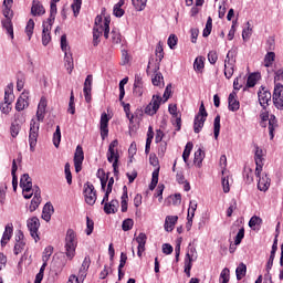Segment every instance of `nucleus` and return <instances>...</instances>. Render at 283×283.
Segmentation results:
<instances>
[{
  "instance_id": "f257e3e1",
  "label": "nucleus",
  "mask_w": 283,
  "mask_h": 283,
  "mask_svg": "<svg viewBox=\"0 0 283 283\" xmlns=\"http://www.w3.org/2000/svg\"><path fill=\"white\" fill-rule=\"evenodd\" d=\"M76 232L69 229L65 237V254L69 260H74V255H76Z\"/></svg>"
},
{
  "instance_id": "f03ea898",
  "label": "nucleus",
  "mask_w": 283,
  "mask_h": 283,
  "mask_svg": "<svg viewBox=\"0 0 283 283\" xmlns=\"http://www.w3.org/2000/svg\"><path fill=\"white\" fill-rule=\"evenodd\" d=\"M116 147H118V139H114L109 144L107 151V160L108 163H113L114 175L118 176V159L120 158V155H118V150H116Z\"/></svg>"
},
{
  "instance_id": "7ed1b4c3",
  "label": "nucleus",
  "mask_w": 283,
  "mask_h": 283,
  "mask_svg": "<svg viewBox=\"0 0 283 283\" xmlns=\"http://www.w3.org/2000/svg\"><path fill=\"white\" fill-rule=\"evenodd\" d=\"M207 116H209V114L207 113V109L205 108V103L201 102L199 112L195 116V122H193L195 134H200V132H202V127H205V123L207 122Z\"/></svg>"
},
{
  "instance_id": "20e7f679",
  "label": "nucleus",
  "mask_w": 283,
  "mask_h": 283,
  "mask_svg": "<svg viewBox=\"0 0 283 283\" xmlns=\"http://www.w3.org/2000/svg\"><path fill=\"white\" fill-rule=\"evenodd\" d=\"M2 14L4 20L1 21L2 28L7 31V33L14 39V28L12 27V17H14V12L10 7H4Z\"/></svg>"
},
{
  "instance_id": "39448f33",
  "label": "nucleus",
  "mask_w": 283,
  "mask_h": 283,
  "mask_svg": "<svg viewBox=\"0 0 283 283\" xmlns=\"http://www.w3.org/2000/svg\"><path fill=\"white\" fill-rule=\"evenodd\" d=\"M41 125L32 119L30 123V130H29V145H30V151H34L36 147V143L39 142V129Z\"/></svg>"
},
{
  "instance_id": "423d86ee",
  "label": "nucleus",
  "mask_w": 283,
  "mask_h": 283,
  "mask_svg": "<svg viewBox=\"0 0 283 283\" xmlns=\"http://www.w3.org/2000/svg\"><path fill=\"white\" fill-rule=\"evenodd\" d=\"M12 101H14V94L12 93V85H8L4 91V103L1 104L0 109L2 114H10L12 107Z\"/></svg>"
},
{
  "instance_id": "0eeeda50",
  "label": "nucleus",
  "mask_w": 283,
  "mask_h": 283,
  "mask_svg": "<svg viewBox=\"0 0 283 283\" xmlns=\"http://www.w3.org/2000/svg\"><path fill=\"white\" fill-rule=\"evenodd\" d=\"M27 227L31 233V238H33L35 242H39V240H41V238H39V228L41 227L39 218L32 217L28 219Z\"/></svg>"
},
{
  "instance_id": "6e6552de",
  "label": "nucleus",
  "mask_w": 283,
  "mask_h": 283,
  "mask_svg": "<svg viewBox=\"0 0 283 283\" xmlns=\"http://www.w3.org/2000/svg\"><path fill=\"white\" fill-rule=\"evenodd\" d=\"M160 103H163V97L160 95H153L150 103L145 108V114L148 116H154L160 109Z\"/></svg>"
},
{
  "instance_id": "1a4fd4ad",
  "label": "nucleus",
  "mask_w": 283,
  "mask_h": 283,
  "mask_svg": "<svg viewBox=\"0 0 283 283\" xmlns=\"http://www.w3.org/2000/svg\"><path fill=\"white\" fill-rule=\"evenodd\" d=\"M84 198L86 205L93 207L96 205V190L94 189V185L87 182L84 185Z\"/></svg>"
},
{
  "instance_id": "9d476101",
  "label": "nucleus",
  "mask_w": 283,
  "mask_h": 283,
  "mask_svg": "<svg viewBox=\"0 0 283 283\" xmlns=\"http://www.w3.org/2000/svg\"><path fill=\"white\" fill-rule=\"evenodd\" d=\"M54 23V19L49 18L46 22H43V30H42V45H48L52 41V36L50 32L52 31V25Z\"/></svg>"
},
{
  "instance_id": "9b49d317",
  "label": "nucleus",
  "mask_w": 283,
  "mask_h": 283,
  "mask_svg": "<svg viewBox=\"0 0 283 283\" xmlns=\"http://www.w3.org/2000/svg\"><path fill=\"white\" fill-rule=\"evenodd\" d=\"M272 99L277 109H283V85L282 84L275 85Z\"/></svg>"
},
{
  "instance_id": "f8f14e48",
  "label": "nucleus",
  "mask_w": 283,
  "mask_h": 283,
  "mask_svg": "<svg viewBox=\"0 0 283 283\" xmlns=\"http://www.w3.org/2000/svg\"><path fill=\"white\" fill-rule=\"evenodd\" d=\"M83 160H85L83 147L77 146L74 154V167H75L76 174H78L81 169H83Z\"/></svg>"
},
{
  "instance_id": "ddd939ff",
  "label": "nucleus",
  "mask_w": 283,
  "mask_h": 283,
  "mask_svg": "<svg viewBox=\"0 0 283 283\" xmlns=\"http://www.w3.org/2000/svg\"><path fill=\"white\" fill-rule=\"evenodd\" d=\"M258 96L261 107L266 109V107H269V103H271V92L266 90V87H261V90L258 92Z\"/></svg>"
},
{
  "instance_id": "4468645a",
  "label": "nucleus",
  "mask_w": 283,
  "mask_h": 283,
  "mask_svg": "<svg viewBox=\"0 0 283 283\" xmlns=\"http://www.w3.org/2000/svg\"><path fill=\"white\" fill-rule=\"evenodd\" d=\"M168 112L169 114H171V116L175 118V120L172 122V124L176 125V130L180 132V127H182V117L180 115V113H178V106L176 105H169L168 107Z\"/></svg>"
},
{
  "instance_id": "2eb2a0df",
  "label": "nucleus",
  "mask_w": 283,
  "mask_h": 283,
  "mask_svg": "<svg viewBox=\"0 0 283 283\" xmlns=\"http://www.w3.org/2000/svg\"><path fill=\"white\" fill-rule=\"evenodd\" d=\"M263 156V150L262 148L256 146L255 149V155H254V160H255V176L260 177V175L262 174V167H264V163L262 160H264V158H262Z\"/></svg>"
},
{
  "instance_id": "dca6fc26",
  "label": "nucleus",
  "mask_w": 283,
  "mask_h": 283,
  "mask_svg": "<svg viewBox=\"0 0 283 283\" xmlns=\"http://www.w3.org/2000/svg\"><path fill=\"white\" fill-rule=\"evenodd\" d=\"M109 125V117H107V113H103L101 116V136L102 139L105 140L107 138V135L109 134V129L107 128Z\"/></svg>"
},
{
  "instance_id": "f3484780",
  "label": "nucleus",
  "mask_w": 283,
  "mask_h": 283,
  "mask_svg": "<svg viewBox=\"0 0 283 283\" xmlns=\"http://www.w3.org/2000/svg\"><path fill=\"white\" fill-rule=\"evenodd\" d=\"M20 187L25 193H30V191H32V178L29 174H24L21 176Z\"/></svg>"
},
{
  "instance_id": "a211bd4d",
  "label": "nucleus",
  "mask_w": 283,
  "mask_h": 283,
  "mask_svg": "<svg viewBox=\"0 0 283 283\" xmlns=\"http://www.w3.org/2000/svg\"><path fill=\"white\" fill-rule=\"evenodd\" d=\"M228 107L230 112H238L240 109V102L238 101V93L232 92L228 97Z\"/></svg>"
},
{
  "instance_id": "6ab92c4d",
  "label": "nucleus",
  "mask_w": 283,
  "mask_h": 283,
  "mask_svg": "<svg viewBox=\"0 0 283 283\" xmlns=\"http://www.w3.org/2000/svg\"><path fill=\"white\" fill-rule=\"evenodd\" d=\"M271 187V178H269V175H262L260 177L259 175V182H258V189L259 191H269V188Z\"/></svg>"
},
{
  "instance_id": "aec40b11",
  "label": "nucleus",
  "mask_w": 283,
  "mask_h": 283,
  "mask_svg": "<svg viewBox=\"0 0 283 283\" xmlns=\"http://www.w3.org/2000/svg\"><path fill=\"white\" fill-rule=\"evenodd\" d=\"M136 242L138 243V258H143V252L145 251V244H147V234L140 232L139 235L136 238Z\"/></svg>"
},
{
  "instance_id": "412c9836",
  "label": "nucleus",
  "mask_w": 283,
  "mask_h": 283,
  "mask_svg": "<svg viewBox=\"0 0 283 283\" xmlns=\"http://www.w3.org/2000/svg\"><path fill=\"white\" fill-rule=\"evenodd\" d=\"M28 98H29V95L25 92L19 96L17 104H15L17 112H23V109H25V107H29L30 104L28 103Z\"/></svg>"
},
{
  "instance_id": "4be33fe9",
  "label": "nucleus",
  "mask_w": 283,
  "mask_h": 283,
  "mask_svg": "<svg viewBox=\"0 0 283 283\" xmlns=\"http://www.w3.org/2000/svg\"><path fill=\"white\" fill-rule=\"evenodd\" d=\"M13 231H14V227L12 226V223H9L6 226L4 232H3L2 239H1V247H6V244H8V242H10Z\"/></svg>"
},
{
  "instance_id": "5701e85b",
  "label": "nucleus",
  "mask_w": 283,
  "mask_h": 283,
  "mask_svg": "<svg viewBox=\"0 0 283 283\" xmlns=\"http://www.w3.org/2000/svg\"><path fill=\"white\" fill-rule=\"evenodd\" d=\"M91 264H92V260L90 259V256H85L78 271L80 279L85 280L87 277V271H90Z\"/></svg>"
},
{
  "instance_id": "b1692460",
  "label": "nucleus",
  "mask_w": 283,
  "mask_h": 283,
  "mask_svg": "<svg viewBox=\"0 0 283 283\" xmlns=\"http://www.w3.org/2000/svg\"><path fill=\"white\" fill-rule=\"evenodd\" d=\"M52 213H54V206L50 202L45 203L42 210V220L50 222L52 220Z\"/></svg>"
},
{
  "instance_id": "393cba45",
  "label": "nucleus",
  "mask_w": 283,
  "mask_h": 283,
  "mask_svg": "<svg viewBox=\"0 0 283 283\" xmlns=\"http://www.w3.org/2000/svg\"><path fill=\"white\" fill-rule=\"evenodd\" d=\"M178 222V216H167L165 220V231L171 232L174 231V227Z\"/></svg>"
},
{
  "instance_id": "a878e982",
  "label": "nucleus",
  "mask_w": 283,
  "mask_h": 283,
  "mask_svg": "<svg viewBox=\"0 0 283 283\" xmlns=\"http://www.w3.org/2000/svg\"><path fill=\"white\" fill-rule=\"evenodd\" d=\"M44 12H45V8H43V4L34 0L31 8V14H33V17H41Z\"/></svg>"
},
{
  "instance_id": "bb28decb",
  "label": "nucleus",
  "mask_w": 283,
  "mask_h": 283,
  "mask_svg": "<svg viewBox=\"0 0 283 283\" xmlns=\"http://www.w3.org/2000/svg\"><path fill=\"white\" fill-rule=\"evenodd\" d=\"M118 200L113 199L111 202H106L104 205V211L109 214V213H115L118 211Z\"/></svg>"
},
{
  "instance_id": "cd10ccee",
  "label": "nucleus",
  "mask_w": 283,
  "mask_h": 283,
  "mask_svg": "<svg viewBox=\"0 0 283 283\" xmlns=\"http://www.w3.org/2000/svg\"><path fill=\"white\" fill-rule=\"evenodd\" d=\"M23 118L21 115L15 114V119ZM19 132H21V124L19 122L14 120V123L11 124V136L12 138H17L19 136Z\"/></svg>"
},
{
  "instance_id": "c85d7f7f",
  "label": "nucleus",
  "mask_w": 283,
  "mask_h": 283,
  "mask_svg": "<svg viewBox=\"0 0 283 283\" xmlns=\"http://www.w3.org/2000/svg\"><path fill=\"white\" fill-rule=\"evenodd\" d=\"M276 251H277V240H275L273 245H272L270 258H269V261L266 263V271H271V269H273V260H275Z\"/></svg>"
},
{
  "instance_id": "c756f323",
  "label": "nucleus",
  "mask_w": 283,
  "mask_h": 283,
  "mask_svg": "<svg viewBox=\"0 0 283 283\" xmlns=\"http://www.w3.org/2000/svg\"><path fill=\"white\" fill-rule=\"evenodd\" d=\"M268 120L270 138L271 140H273V138L275 137L273 133L275 132V127H277V119H275V115H270V117H268Z\"/></svg>"
},
{
  "instance_id": "7c9ffc66",
  "label": "nucleus",
  "mask_w": 283,
  "mask_h": 283,
  "mask_svg": "<svg viewBox=\"0 0 283 283\" xmlns=\"http://www.w3.org/2000/svg\"><path fill=\"white\" fill-rule=\"evenodd\" d=\"M17 169H19V167L17 166V160L13 159L12 169H11L13 191H17V187H19V179L17 178Z\"/></svg>"
},
{
  "instance_id": "2f4dec72",
  "label": "nucleus",
  "mask_w": 283,
  "mask_h": 283,
  "mask_svg": "<svg viewBox=\"0 0 283 283\" xmlns=\"http://www.w3.org/2000/svg\"><path fill=\"white\" fill-rule=\"evenodd\" d=\"M192 262H193V258H191V254L188 252L185 258V273L187 277H191Z\"/></svg>"
},
{
  "instance_id": "473e14b6",
  "label": "nucleus",
  "mask_w": 283,
  "mask_h": 283,
  "mask_svg": "<svg viewBox=\"0 0 283 283\" xmlns=\"http://www.w3.org/2000/svg\"><path fill=\"white\" fill-rule=\"evenodd\" d=\"M64 61H65L64 65L69 74H72V71L74 70V59L72 57V54H67V52H65Z\"/></svg>"
},
{
  "instance_id": "72a5a7b5",
  "label": "nucleus",
  "mask_w": 283,
  "mask_h": 283,
  "mask_svg": "<svg viewBox=\"0 0 283 283\" xmlns=\"http://www.w3.org/2000/svg\"><path fill=\"white\" fill-rule=\"evenodd\" d=\"M123 195H122V213H126L127 211V201L129 200V196L127 195V186L123 187Z\"/></svg>"
},
{
  "instance_id": "f704fd0d",
  "label": "nucleus",
  "mask_w": 283,
  "mask_h": 283,
  "mask_svg": "<svg viewBox=\"0 0 283 283\" xmlns=\"http://www.w3.org/2000/svg\"><path fill=\"white\" fill-rule=\"evenodd\" d=\"M160 174V167H158L157 169H155L153 171V178H151V182L149 185V189L150 191H154L156 189V186L158 185V176Z\"/></svg>"
},
{
  "instance_id": "c9c22d12",
  "label": "nucleus",
  "mask_w": 283,
  "mask_h": 283,
  "mask_svg": "<svg viewBox=\"0 0 283 283\" xmlns=\"http://www.w3.org/2000/svg\"><path fill=\"white\" fill-rule=\"evenodd\" d=\"M202 160H205V151L202 150V148H199L196 153H195V159L193 163L197 166H201L202 165Z\"/></svg>"
},
{
  "instance_id": "e433bc0d",
  "label": "nucleus",
  "mask_w": 283,
  "mask_h": 283,
  "mask_svg": "<svg viewBox=\"0 0 283 283\" xmlns=\"http://www.w3.org/2000/svg\"><path fill=\"white\" fill-rule=\"evenodd\" d=\"M237 280H242L247 275V264L241 263L235 270Z\"/></svg>"
},
{
  "instance_id": "4c0bfd02",
  "label": "nucleus",
  "mask_w": 283,
  "mask_h": 283,
  "mask_svg": "<svg viewBox=\"0 0 283 283\" xmlns=\"http://www.w3.org/2000/svg\"><path fill=\"white\" fill-rule=\"evenodd\" d=\"M224 65H235V50H230L226 56Z\"/></svg>"
},
{
  "instance_id": "58836bf2",
  "label": "nucleus",
  "mask_w": 283,
  "mask_h": 283,
  "mask_svg": "<svg viewBox=\"0 0 283 283\" xmlns=\"http://www.w3.org/2000/svg\"><path fill=\"white\" fill-rule=\"evenodd\" d=\"M193 70L196 72H202L205 70V57L199 56L195 60Z\"/></svg>"
},
{
  "instance_id": "ea45409f",
  "label": "nucleus",
  "mask_w": 283,
  "mask_h": 283,
  "mask_svg": "<svg viewBox=\"0 0 283 283\" xmlns=\"http://www.w3.org/2000/svg\"><path fill=\"white\" fill-rule=\"evenodd\" d=\"M52 253H54V248L52 245L46 247L43 251L42 262L48 263L50 258H52Z\"/></svg>"
},
{
  "instance_id": "a19ab883",
  "label": "nucleus",
  "mask_w": 283,
  "mask_h": 283,
  "mask_svg": "<svg viewBox=\"0 0 283 283\" xmlns=\"http://www.w3.org/2000/svg\"><path fill=\"white\" fill-rule=\"evenodd\" d=\"M132 3L138 12H143L147 6V0H132Z\"/></svg>"
},
{
  "instance_id": "79ce46f5",
  "label": "nucleus",
  "mask_w": 283,
  "mask_h": 283,
  "mask_svg": "<svg viewBox=\"0 0 283 283\" xmlns=\"http://www.w3.org/2000/svg\"><path fill=\"white\" fill-rule=\"evenodd\" d=\"M191 149H193V143L188 142L182 154V158L185 163L189 160V156H191Z\"/></svg>"
},
{
  "instance_id": "37998d69",
  "label": "nucleus",
  "mask_w": 283,
  "mask_h": 283,
  "mask_svg": "<svg viewBox=\"0 0 283 283\" xmlns=\"http://www.w3.org/2000/svg\"><path fill=\"white\" fill-rule=\"evenodd\" d=\"M53 145L56 148H59V145H61V126H56V129L53 134Z\"/></svg>"
},
{
  "instance_id": "c03bdc74",
  "label": "nucleus",
  "mask_w": 283,
  "mask_h": 283,
  "mask_svg": "<svg viewBox=\"0 0 283 283\" xmlns=\"http://www.w3.org/2000/svg\"><path fill=\"white\" fill-rule=\"evenodd\" d=\"M25 32H27V35L30 41V39H32V34H34V20L30 19L28 21L27 27H25Z\"/></svg>"
},
{
  "instance_id": "a18cd8bd",
  "label": "nucleus",
  "mask_w": 283,
  "mask_h": 283,
  "mask_svg": "<svg viewBox=\"0 0 283 283\" xmlns=\"http://www.w3.org/2000/svg\"><path fill=\"white\" fill-rule=\"evenodd\" d=\"M212 28H213V20L211 19V17H209L206 23V28L203 29L202 35L205 38L209 36V34H211Z\"/></svg>"
},
{
  "instance_id": "49530a36",
  "label": "nucleus",
  "mask_w": 283,
  "mask_h": 283,
  "mask_svg": "<svg viewBox=\"0 0 283 283\" xmlns=\"http://www.w3.org/2000/svg\"><path fill=\"white\" fill-rule=\"evenodd\" d=\"M81 6H83V0H74L71 8L73 10L74 17H78V12H81Z\"/></svg>"
},
{
  "instance_id": "de8ad7c7",
  "label": "nucleus",
  "mask_w": 283,
  "mask_h": 283,
  "mask_svg": "<svg viewBox=\"0 0 283 283\" xmlns=\"http://www.w3.org/2000/svg\"><path fill=\"white\" fill-rule=\"evenodd\" d=\"M198 209V202L196 201H190L189 202V208H188V216L187 218H195L196 216V210Z\"/></svg>"
},
{
  "instance_id": "09e8293b",
  "label": "nucleus",
  "mask_w": 283,
  "mask_h": 283,
  "mask_svg": "<svg viewBox=\"0 0 283 283\" xmlns=\"http://www.w3.org/2000/svg\"><path fill=\"white\" fill-rule=\"evenodd\" d=\"M273 61H275V53L269 52L264 57L265 67H271L273 65Z\"/></svg>"
},
{
  "instance_id": "8fccbe9b",
  "label": "nucleus",
  "mask_w": 283,
  "mask_h": 283,
  "mask_svg": "<svg viewBox=\"0 0 283 283\" xmlns=\"http://www.w3.org/2000/svg\"><path fill=\"white\" fill-rule=\"evenodd\" d=\"M39 205H41V198L33 197V199L31 200V203L29 206L30 212L33 213V211H36V209H39Z\"/></svg>"
},
{
  "instance_id": "3c124183",
  "label": "nucleus",
  "mask_w": 283,
  "mask_h": 283,
  "mask_svg": "<svg viewBox=\"0 0 283 283\" xmlns=\"http://www.w3.org/2000/svg\"><path fill=\"white\" fill-rule=\"evenodd\" d=\"M213 127H214V138L216 140H218V136H220V115H217L214 117Z\"/></svg>"
},
{
  "instance_id": "603ef678",
  "label": "nucleus",
  "mask_w": 283,
  "mask_h": 283,
  "mask_svg": "<svg viewBox=\"0 0 283 283\" xmlns=\"http://www.w3.org/2000/svg\"><path fill=\"white\" fill-rule=\"evenodd\" d=\"M260 224H262V218L258 216H253L249 221V227L251 229H254V227H260Z\"/></svg>"
},
{
  "instance_id": "864d4df0",
  "label": "nucleus",
  "mask_w": 283,
  "mask_h": 283,
  "mask_svg": "<svg viewBox=\"0 0 283 283\" xmlns=\"http://www.w3.org/2000/svg\"><path fill=\"white\" fill-rule=\"evenodd\" d=\"M133 227H134L133 219H125L122 223L123 231H132Z\"/></svg>"
},
{
  "instance_id": "5fc2aeb1",
  "label": "nucleus",
  "mask_w": 283,
  "mask_h": 283,
  "mask_svg": "<svg viewBox=\"0 0 283 283\" xmlns=\"http://www.w3.org/2000/svg\"><path fill=\"white\" fill-rule=\"evenodd\" d=\"M101 36H103V33L98 31V29H93V45L96 48L98 43H101Z\"/></svg>"
},
{
  "instance_id": "6e6d98bb",
  "label": "nucleus",
  "mask_w": 283,
  "mask_h": 283,
  "mask_svg": "<svg viewBox=\"0 0 283 283\" xmlns=\"http://www.w3.org/2000/svg\"><path fill=\"white\" fill-rule=\"evenodd\" d=\"M61 0H51V9H50V18L49 19H56V3Z\"/></svg>"
},
{
  "instance_id": "4d7b16f0",
  "label": "nucleus",
  "mask_w": 283,
  "mask_h": 283,
  "mask_svg": "<svg viewBox=\"0 0 283 283\" xmlns=\"http://www.w3.org/2000/svg\"><path fill=\"white\" fill-rule=\"evenodd\" d=\"M94 232V221L86 217V235H92Z\"/></svg>"
},
{
  "instance_id": "13d9d810",
  "label": "nucleus",
  "mask_w": 283,
  "mask_h": 283,
  "mask_svg": "<svg viewBox=\"0 0 283 283\" xmlns=\"http://www.w3.org/2000/svg\"><path fill=\"white\" fill-rule=\"evenodd\" d=\"M64 174H65L67 185H72V170H70V163L65 164Z\"/></svg>"
},
{
  "instance_id": "bf43d9fd",
  "label": "nucleus",
  "mask_w": 283,
  "mask_h": 283,
  "mask_svg": "<svg viewBox=\"0 0 283 283\" xmlns=\"http://www.w3.org/2000/svg\"><path fill=\"white\" fill-rule=\"evenodd\" d=\"M230 270L228 268H224L222 271H221V274H220V280H221V283H228L229 282V275H230Z\"/></svg>"
},
{
  "instance_id": "052dcab7",
  "label": "nucleus",
  "mask_w": 283,
  "mask_h": 283,
  "mask_svg": "<svg viewBox=\"0 0 283 283\" xmlns=\"http://www.w3.org/2000/svg\"><path fill=\"white\" fill-rule=\"evenodd\" d=\"M256 83H258V75L256 74H251L248 77L247 86L248 87H255Z\"/></svg>"
},
{
  "instance_id": "680f3d73",
  "label": "nucleus",
  "mask_w": 283,
  "mask_h": 283,
  "mask_svg": "<svg viewBox=\"0 0 283 283\" xmlns=\"http://www.w3.org/2000/svg\"><path fill=\"white\" fill-rule=\"evenodd\" d=\"M242 240H244V228H241L235 235V239H234L235 247H238V244H241Z\"/></svg>"
},
{
  "instance_id": "e2e57ef3",
  "label": "nucleus",
  "mask_w": 283,
  "mask_h": 283,
  "mask_svg": "<svg viewBox=\"0 0 283 283\" xmlns=\"http://www.w3.org/2000/svg\"><path fill=\"white\" fill-rule=\"evenodd\" d=\"M176 45H178V36H176V34L169 35L168 46L170 48V50H174V48H176Z\"/></svg>"
},
{
  "instance_id": "0e129e2a",
  "label": "nucleus",
  "mask_w": 283,
  "mask_h": 283,
  "mask_svg": "<svg viewBox=\"0 0 283 283\" xmlns=\"http://www.w3.org/2000/svg\"><path fill=\"white\" fill-rule=\"evenodd\" d=\"M235 64H231V65H228V64H224V76L226 78H231V76H233V67H234Z\"/></svg>"
},
{
  "instance_id": "69168bd1",
  "label": "nucleus",
  "mask_w": 283,
  "mask_h": 283,
  "mask_svg": "<svg viewBox=\"0 0 283 283\" xmlns=\"http://www.w3.org/2000/svg\"><path fill=\"white\" fill-rule=\"evenodd\" d=\"M208 61L211 63V65H216L218 62V53L216 51H210L208 53Z\"/></svg>"
},
{
  "instance_id": "338daca9",
  "label": "nucleus",
  "mask_w": 283,
  "mask_h": 283,
  "mask_svg": "<svg viewBox=\"0 0 283 283\" xmlns=\"http://www.w3.org/2000/svg\"><path fill=\"white\" fill-rule=\"evenodd\" d=\"M112 42L115 43V44H118L120 43V33L116 30H113L112 33Z\"/></svg>"
},
{
  "instance_id": "774afa93",
  "label": "nucleus",
  "mask_w": 283,
  "mask_h": 283,
  "mask_svg": "<svg viewBox=\"0 0 283 283\" xmlns=\"http://www.w3.org/2000/svg\"><path fill=\"white\" fill-rule=\"evenodd\" d=\"M244 174H245V180H247L248 185H251V182H253V170L248 168L244 170Z\"/></svg>"
}]
</instances>
